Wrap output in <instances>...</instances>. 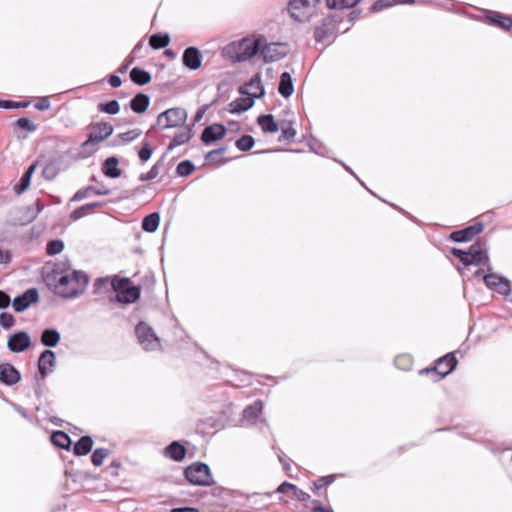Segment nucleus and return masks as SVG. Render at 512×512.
<instances>
[{
    "label": "nucleus",
    "instance_id": "nucleus-1",
    "mask_svg": "<svg viewBox=\"0 0 512 512\" xmlns=\"http://www.w3.org/2000/svg\"><path fill=\"white\" fill-rule=\"evenodd\" d=\"M69 262L46 265L43 271V280L47 287L56 295L63 298H76L81 295L89 282L88 275L81 270L68 272Z\"/></svg>",
    "mask_w": 512,
    "mask_h": 512
},
{
    "label": "nucleus",
    "instance_id": "nucleus-2",
    "mask_svg": "<svg viewBox=\"0 0 512 512\" xmlns=\"http://www.w3.org/2000/svg\"><path fill=\"white\" fill-rule=\"evenodd\" d=\"M261 49L260 39L243 38L238 42H232L222 49V55L233 62H243L251 59Z\"/></svg>",
    "mask_w": 512,
    "mask_h": 512
},
{
    "label": "nucleus",
    "instance_id": "nucleus-3",
    "mask_svg": "<svg viewBox=\"0 0 512 512\" xmlns=\"http://www.w3.org/2000/svg\"><path fill=\"white\" fill-rule=\"evenodd\" d=\"M343 18L337 13L329 14L322 19L320 25L314 29V39L321 43L327 41L328 44L334 42L337 37V27Z\"/></svg>",
    "mask_w": 512,
    "mask_h": 512
},
{
    "label": "nucleus",
    "instance_id": "nucleus-4",
    "mask_svg": "<svg viewBox=\"0 0 512 512\" xmlns=\"http://www.w3.org/2000/svg\"><path fill=\"white\" fill-rule=\"evenodd\" d=\"M129 279L123 278L112 280L111 290L116 292V301L119 303L130 304L136 302L140 297V289L129 285Z\"/></svg>",
    "mask_w": 512,
    "mask_h": 512
},
{
    "label": "nucleus",
    "instance_id": "nucleus-5",
    "mask_svg": "<svg viewBox=\"0 0 512 512\" xmlns=\"http://www.w3.org/2000/svg\"><path fill=\"white\" fill-rule=\"evenodd\" d=\"M320 4V0H290V16L298 22H307L314 14L315 8Z\"/></svg>",
    "mask_w": 512,
    "mask_h": 512
},
{
    "label": "nucleus",
    "instance_id": "nucleus-6",
    "mask_svg": "<svg viewBox=\"0 0 512 512\" xmlns=\"http://www.w3.org/2000/svg\"><path fill=\"white\" fill-rule=\"evenodd\" d=\"M186 479L193 485L208 486L213 484L210 468L202 462H195L184 470Z\"/></svg>",
    "mask_w": 512,
    "mask_h": 512
},
{
    "label": "nucleus",
    "instance_id": "nucleus-7",
    "mask_svg": "<svg viewBox=\"0 0 512 512\" xmlns=\"http://www.w3.org/2000/svg\"><path fill=\"white\" fill-rule=\"evenodd\" d=\"M186 120L187 112L185 109L180 107L170 108L158 115L157 125L161 129L182 127L185 125Z\"/></svg>",
    "mask_w": 512,
    "mask_h": 512
},
{
    "label": "nucleus",
    "instance_id": "nucleus-8",
    "mask_svg": "<svg viewBox=\"0 0 512 512\" xmlns=\"http://www.w3.org/2000/svg\"><path fill=\"white\" fill-rule=\"evenodd\" d=\"M135 334L139 344L146 351H154L160 348V339L153 328L146 322H139L135 327Z\"/></svg>",
    "mask_w": 512,
    "mask_h": 512
},
{
    "label": "nucleus",
    "instance_id": "nucleus-9",
    "mask_svg": "<svg viewBox=\"0 0 512 512\" xmlns=\"http://www.w3.org/2000/svg\"><path fill=\"white\" fill-rule=\"evenodd\" d=\"M90 128L92 132L89 133L87 140L82 143L83 149H88L90 146L104 141L111 136L114 131L113 126L107 122L92 123Z\"/></svg>",
    "mask_w": 512,
    "mask_h": 512
},
{
    "label": "nucleus",
    "instance_id": "nucleus-10",
    "mask_svg": "<svg viewBox=\"0 0 512 512\" xmlns=\"http://www.w3.org/2000/svg\"><path fill=\"white\" fill-rule=\"evenodd\" d=\"M475 276H482L486 286L490 289L497 291L500 294L507 296L511 293L509 280L496 273L483 274V269H478L475 272Z\"/></svg>",
    "mask_w": 512,
    "mask_h": 512
},
{
    "label": "nucleus",
    "instance_id": "nucleus-11",
    "mask_svg": "<svg viewBox=\"0 0 512 512\" xmlns=\"http://www.w3.org/2000/svg\"><path fill=\"white\" fill-rule=\"evenodd\" d=\"M457 365V359L453 352L447 353L436 361V364L433 368H426L420 371L423 373L435 372L440 376V379L446 377L451 372L454 371Z\"/></svg>",
    "mask_w": 512,
    "mask_h": 512
},
{
    "label": "nucleus",
    "instance_id": "nucleus-12",
    "mask_svg": "<svg viewBox=\"0 0 512 512\" xmlns=\"http://www.w3.org/2000/svg\"><path fill=\"white\" fill-rule=\"evenodd\" d=\"M264 62H275L285 57L289 52V47L286 43H269L261 46L260 51Z\"/></svg>",
    "mask_w": 512,
    "mask_h": 512
},
{
    "label": "nucleus",
    "instance_id": "nucleus-13",
    "mask_svg": "<svg viewBox=\"0 0 512 512\" xmlns=\"http://www.w3.org/2000/svg\"><path fill=\"white\" fill-rule=\"evenodd\" d=\"M31 344L30 335L25 331H18L8 337L7 348L12 353H21L29 349Z\"/></svg>",
    "mask_w": 512,
    "mask_h": 512
},
{
    "label": "nucleus",
    "instance_id": "nucleus-14",
    "mask_svg": "<svg viewBox=\"0 0 512 512\" xmlns=\"http://www.w3.org/2000/svg\"><path fill=\"white\" fill-rule=\"evenodd\" d=\"M484 230V224L482 222H477L473 225H470L464 229L456 230L450 234V239L454 242H468L471 241L475 236L482 233Z\"/></svg>",
    "mask_w": 512,
    "mask_h": 512
},
{
    "label": "nucleus",
    "instance_id": "nucleus-15",
    "mask_svg": "<svg viewBox=\"0 0 512 512\" xmlns=\"http://www.w3.org/2000/svg\"><path fill=\"white\" fill-rule=\"evenodd\" d=\"M39 293L36 288H29L23 294L14 298L12 306L16 312L25 311L31 304L37 303Z\"/></svg>",
    "mask_w": 512,
    "mask_h": 512
},
{
    "label": "nucleus",
    "instance_id": "nucleus-16",
    "mask_svg": "<svg viewBox=\"0 0 512 512\" xmlns=\"http://www.w3.org/2000/svg\"><path fill=\"white\" fill-rule=\"evenodd\" d=\"M239 93L242 95L251 96L254 99L261 98L265 95V90L262 85L260 73H256L248 83L239 88Z\"/></svg>",
    "mask_w": 512,
    "mask_h": 512
},
{
    "label": "nucleus",
    "instance_id": "nucleus-17",
    "mask_svg": "<svg viewBox=\"0 0 512 512\" xmlns=\"http://www.w3.org/2000/svg\"><path fill=\"white\" fill-rule=\"evenodd\" d=\"M226 131V127L223 124L215 123L203 129L200 139L205 145H210L217 140L223 139Z\"/></svg>",
    "mask_w": 512,
    "mask_h": 512
},
{
    "label": "nucleus",
    "instance_id": "nucleus-18",
    "mask_svg": "<svg viewBox=\"0 0 512 512\" xmlns=\"http://www.w3.org/2000/svg\"><path fill=\"white\" fill-rule=\"evenodd\" d=\"M467 254L471 257V259H473L474 265H483L487 267V271L491 270L489 265V257L487 253H485L482 249L481 240L474 242L467 250Z\"/></svg>",
    "mask_w": 512,
    "mask_h": 512
},
{
    "label": "nucleus",
    "instance_id": "nucleus-19",
    "mask_svg": "<svg viewBox=\"0 0 512 512\" xmlns=\"http://www.w3.org/2000/svg\"><path fill=\"white\" fill-rule=\"evenodd\" d=\"M183 65L190 70H197L201 67L202 56L198 48L190 46L182 55Z\"/></svg>",
    "mask_w": 512,
    "mask_h": 512
},
{
    "label": "nucleus",
    "instance_id": "nucleus-20",
    "mask_svg": "<svg viewBox=\"0 0 512 512\" xmlns=\"http://www.w3.org/2000/svg\"><path fill=\"white\" fill-rule=\"evenodd\" d=\"M21 380L20 372L10 363L0 364V382L5 385H14Z\"/></svg>",
    "mask_w": 512,
    "mask_h": 512
},
{
    "label": "nucleus",
    "instance_id": "nucleus-21",
    "mask_svg": "<svg viewBox=\"0 0 512 512\" xmlns=\"http://www.w3.org/2000/svg\"><path fill=\"white\" fill-rule=\"evenodd\" d=\"M55 353L52 350H44L39 357L38 370L41 378L44 379L55 366Z\"/></svg>",
    "mask_w": 512,
    "mask_h": 512
},
{
    "label": "nucleus",
    "instance_id": "nucleus-22",
    "mask_svg": "<svg viewBox=\"0 0 512 512\" xmlns=\"http://www.w3.org/2000/svg\"><path fill=\"white\" fill-rule=\"evenodd\" d=\"M486 18L488 23L504 30H511L512 28V18L500 12L488 11Z\"/></svg>",
    "mask_w": 512,
    "mask_h": 512
},
{
    "label": "nucleus",
    "instance_id": "nucleus-23",
    "mask_svg": "<svg viewBox=\"0 0 512 512\" xmlns=\"http://www.w3.org/2000/svg\"><path fill=\"white\" fill-rule=\"evenodd\" d=\"M92 193L102 196V195H109L110 190L108 188L104 187H96V186H87L85 188L79 189L71 198L70 201L77 202L81 201L83 199L88 198Z\"/></svg>",
    "mask_w": 512,
    "mask_h": 512
},
{
    "label": "nucleus",
    "instance_id": "nucleus-24",
    "mask_svg": "<svg viewBox=\"0 0 512 512\" xmlns=\"http://www.w3.org/2000/svg\"><path fill=\"white\" fill-rule=\"evenodd\" d=\"M164 454L166 457L176 462H180L184 460L187 454V449L179 441H173L165 448Z\"/></svg>",
    "mask_w": 512,
    "mask_h": 512
},
{
    "label": "nucleus",
    "instance_id": "nucleus-25",
    "mask_svg": "<svg viewBox=\"0 0 512 512\" xmlns=\"http://www.w3.org/2000/svg\"><path fill=\"white\" fill-rule=\"evenodd\" d=\"M165 157L164 154L147 173H142L139 176L140 181H150L155 179L160 173H166L167 168L165 167Z\"/></svg>",
    "mask_w": 512,
    "mask_h": 512
},
{
    "label": "nucleus",
    "instance_id": "nucleus-26",
    "mask_svg": "<svg viewBox=\"0 0 512 512\" xmlns=\"http://www.w3.org/2000/svg\"><path fill=\"white\" fill-rule=\"evenodd\" d=\"M150 104V97L145 93H137L130 101V108L137 114L144 113Z\"/></svg>",
    "mask_w": 512,
    "mask_h": 512
},
{
    "label": "nucleus",
    "instance_id": "nucleus-27",
    "mask_svg": "<svg viewBox=\"0 0 512 512\" xmlns=\"http://www.w3.org/2000/svg\"><path fill=\"white\" fill-rule=\"evenodd\" d=\"M118 158L115 156L108 157L103 165H102V172L106 177L109 178H118L121 176V169L118 168Z\"/></svg>",
    "mask_w": 512,
    "mask_h": 512
},
{
    "label": "nucleus",
    "instance_id": "nucleus-28",
    "mask_svg": "<svg viewBox=\"0 0 512 512\" xmlns=\"http://www.w3.org/2000/svg\"><path fill=\"white\" fill-rule=\"evenodd\" d=\"M257 124L264 133H275L279 130L278 122L275 121L272 114H263L257 118Z\"/></svg>",
    "mask_w": 512,
    "mask_h": 512
},
{
    "label": "nucleus",
    "instance_id": "nucleus-29",
    "mask_svg": "<svg viewBox=\"0 0 512 512\" xmlns=\"http://www.w3.org/2000/svg\"><path fill=\"white\" fill-rule=\"evenodd\" d=\"M51 442L56 447L69 451L72 445L70 436L61 430L53 431L51 434Z\"/></svg>",
    "mask_w": 512,
    "mask_h": 512
},
{
    "label": "nucleus",
    "instance_id": "nucleus-30",
    "mask_svg": "<svg viewBox=\"0 0 512 512\" xmlns=\"http://www.w3.org/2000/svg\"><path fill=\"white\" fill-rule=\"evenodd\" d=\"M278 92L284 97H290L294 92V85L290 73L283 72L280 76Z\"/></svg>",
    "mask_w": 512,
    "mask_h": 512
},
{
    "label": "nucleus",
    "instance_id": "nucleus-31",
    "mask_svg": "<svg viewBox=\"0 0 512 512\" xmlns=\"http://www.w3.org/2000/svg\"><path fill=\"white\" fill-rule=\"evenodd\" d=\"M93 447V440L90 436H82L74 445L73 453L76 456H84L91 452Z\"/></svg>",
    "mask_w": 512,
    "mask_h": 512
},
{
    "label": "nucleus",
    "instance_id": "nucleus-32",
    "mask_svg": "<svg viewBox=\"0 0 512 512\" xmlns=\"http://www.w3.org/2000/svg\"><path fill=\"white\" fill-rule=\"evenodd\" d=\"M103 206L102 202H92L85 205H82L75 210H73L70 214V218L73 221H77L82 217L92 213L96 208H100Z\"/></svg>",
    "mask_w": 512,
    "mask_h": 512
},
{
    "label": "nucleus",
    "instance_id": "nucleus-33",
    "mask_svg": "<svg viewBox=\"0 0 512 512\" xmlns=\"http://www.w3.org/2000/svg\"><path fill=\"white\" fill-rule=\"evenodd\" d=\"M60 339V333L53 328H46L41 333V343L47 347L57 346Z\"/></svg>",
    "mask_w": 512,
    "mask_h": 512
},
{
    "label": "nucleus",
    "instance_id": "nucleus-34",
    "mask_svg": "<svg viewBox=\"0 0 512 512\" xmlns=\"http://www.w3.org/2000/svg\"><path fill=\"white\" fill-rule=\"evenodd\" d=\"M130 79L133 83L139 86H143L148 84L151 81L152 77L148 71L140 67H134L130 71Z\"/></svg>",
    "mask_w": 512,
    "mask_h": 512
},
{
    "label": "nucleus",
    "instance_id": "nucleus-35",
    "mask_svg": "<svg viewBox=\"0 0 512 512\" xmlns=\"http://www.w3.org/2000/svg\"><path fill=\"white\" fill-rule=\"evenodd\" d=\"M254 98L248 96L246 98L240 97L230 103V111L232 113H241L249 110L254 105Z\"/></svg>",
    "mask_w": 512,
    "mask_h": 512
},
{
    "label": "nucleus",
    "instance_id": "nucleus-36",
    "mask_svg": "<svg viewBox=\"0 0 512 512\" xmlns=\"http://www.w3.org/2000/svg\"><path fill=\"white\" fill-rule=\"evenodd\" d=\"M192 128L187 127L185 131L175 134L167 147V151L173 150L175 147L185 144L192 138Z\"/></svg>",
    "mask_w": 512,
    "mask_h": 512
},
{
    "label": "nucleus",
    "instance_id": "nucleus-37",
    "mask_svg": "<svg viewBox=\"0 0 512 512\" xmlns=\"http://www.w3.org/2000/svg\"><path fill=\"white\" fill-rule=\"evenodd\" d=\"M160 223V215L157 212L145 216L142 220V229L145 232L153 233L157 230Z\"/></svg>",
    "mask_w": 512,
    "mask_h": 512
},
{
    "label": "nucleus",
    "instance_id": "nucleus-38",
    "mask_svg": "<svg viewBox=\"0 0 512 512\" xmlns=\"http://www.w3.org/2000/svg\"><path fill=\"white\" fill-rule=\"evenodd\" d=\"M263 403L261 400L254 401L253 404L247 406L243 411V417L249 421H255L261 414Z\"/></svg>",
    "mask_w": 512,
    "mask_h": 512
},
{
    "label": "nucleus",
    "instance_id": "nucleus-39",
    "mask_svg": "<svg viewBox=\"0 0 512 512\" xmlns=\"http://www.w3.org/2000/svg\"><path fill=\"white\" fill-rule=\"evenodd\" d=\"M169 43L170 37L168 34H153L149 39V45L156 50L165 48Z\"/></svg>",
    "mask_w": 512,
    "mask_h": 512
},
{
    "label": "nucleus",
    "instance_id": "nucleus-40",
    "mask_svg": "<svg viewBox=\"0 0 512 512\" xmlns=\"http://www.w3.org/2000/svg\"><path fill=\"white\" fill-rule=\"evenodd\" d=\"M255 140L251 135H243L236 140V147L243 152L249 151L254 146Z\"/></svg>",
    "mask_w": 512,
    "mask_h": 512
},
{
    "label": "nucleus",
    "instance_id": "nucleus-41",
    "mask_svg": "<svg viewBox=\"0 0 512 512\" xmlns=\"http://www.w3.org/2000/svg\"><path fill=\"white\" fill-rule=\"evenodd\" d=\"M358 5V0L354 2H347L345 0H326V6L329 9H350Z\"/></svg>",
    "mask_w": 512,
    "mask_h": 512
},
{
    "label": "nucleus",
    "instance_id": "nucleus-42",
    "mask_svg": "<svg viewBox=\"0 0 512 512\" xmlns=\"http://www.w3.org/2000/svg\"><path fill=\"white\" fill-rule=\"evenodd\" d=\"M98 110L107 114L115 115L120 111V105L117 100H111L106 103L98 104Z\"/></svg>",
    "mask_w": 512,
    "mask_h": 512
},
{
    "label": "nucleus",
    "instance_id": "nucleus-43",
    "mask_svg": "<svg viewBox=\"0 0 512 512\" xmlns=\"http://www.w3.org/2000/svg\"><path fill=\"white\" fill-rule=\"evenodd\" d=\"M112 281L108 277L97 278L94 282V293H101L111 290Z\"/></svg>",
    "mask_w": 512,
    "mask_h": 512
},
{
    "label": "nucleus",
    "instance_id": "nucleus-44",
    "mask_svg": "<svg viewBox=\"0 0 512 512\" xmlns=\"http://www.w3.org/2000/svg\"><path fill=\"white\" fill-rule=\"evenodd\" d=\"M195 169L194 164L190 160L181 161L176 168V173L181 177L189 176Z\"/></svg>",
    "mask_w": 512,
    "mask_h": 512
},
{
    "label": "nucleus",
    "instance_id": "nucleus-45",
    "mask_svg": "<svg viewBox=\"0 0 512 512\" xmlns=\"http://www.w3.org/2000/svg\"><path fill=\"white\" fill-rule=\"evenodd\" d=\"M64 242L60 239L51 240L47 243L46 252L48 255H56L63 251Z\"/></svg>",
    "mask_w": 512,
    "mask_h": 512
},
{
    "label": "nucleus",
    "instance_id": "nucleus-46",
    "mask_svg": "<svg viewBox=\"0 0 512 512\" xmlns=\"http://www.w3.org/2000/svg\"><path fill=\"white\" fill-rule=\"evenodd\" d=\"M110 451L106 448H98L96 450H94L92 456H91V461L93 463V465L95 466H100L102 465L104 459L109 455Z\"/></svg>",
    "mask_w": 512,
    "mask_h": 512
},
{
    "label": "nucleus",
    "instance_id": "nucleus-47",
    "mask_svg": "<svg viewBox=\"0 0 512 512\" xmlns=\"http://www.w3.org/2000/svg\"><path fill=\"white\" fill-rule=\"evenodd\" d=\"M15 125L23 130H26L28 132H34L37 129V125L34 124L29 118L22 117L19 118Z\"/></svg>",
    "mask_w": 512,
    "mask_h": 512
},
{
    "label": "nucleus",
    "instance_id": "nucleus-48",
    "mask_svg": "<svg viewBox=\"0 0 512 512\" xmlns=\"http://www.w3.org/2000/svg\"><path fill=\"white\" fill-rule=\"evenodd\" d=\"M31 182V178L28 175H22L21 179L17 184L14 185V191L17 195H20L26 191Z\"/></svg>",
    "mask_w": 512,
    "mask_h": 512
},
{
    "label": "nucleus",
    "instance_id": "nucleus-49",
    "mask_svg": "<svg viewBox=\"0 0 512 512\" xmlns=\"http://www.w3.org/2000/svg\"><path fill=\"white\" fill-rule=\"evenodd\" d=\"M393 5H395V0H377L371 6L370 11L372 13L380 12L386 8L392 7Z\"/></svg>",
    "mask_w": 512,
    "mask_h": 512
},
{
    "label": "nucleus",
    "instance_id": "nucleus-50",
    "mask_svg": "<svg viewBox=\"0 0 512 512\" xmlns=\"http://www.w3.org/2000/svg\"><path fill=\"white\" fill-rule=\"evenodd\" d=\"M142 131L138 128L120 133L118 137L125 143L131 142L141 135Z\"/></svg>",
    "mask_w": 512,
    "mask_h": 512
},
{
    "label": "nucleus",
    "instance_id": "nucleus-51",
    "mask_svg": "<svg viewBox=\"0 0 512 512\" xmlns=\"http://www.w3.org/2000/svg\"><path fill=\"white\" fill-rule=\"evenodd\" d=\"M152 153L153 149L151 145L148 142H144L142 148L138 152V156L142 162H146L151 158Z\"/></svg>",
    "mask_w": 512,
    "mask_h": 512
},
{
    "label": "nucleus",
    "instance_id": "nucleus-52",
    "mask_svg": "<svg viewBox=\"0 0 512 512\" xmlns=\"http://www.w3.org/2000/svg\"><path fill=\"white\" fill-rule=\"evenodd\" d=\"M14 324H15V318L12 314H9L6 312H2L0 314V325L4 329H10L11 327L14 326Z\"/></svg>",
    "mask_w": 512,
    "mask_h": 512
},
{
    "label": "nucleus",
    "instance_id": "nucleus-53",
    "mask_svg": "<svg viewBox=\"0 0 512 512\" xmlns=\"http://www.w3.org/2000/svg\"><path fill=\"white\" fill-rule=\"evenodd\" d=\"M29 102H15L11 100H0V108L4 109H17L22 107H27Z\"/></svg>",
    "mask_w": 512,
    "mask_h": 512
},
{
    "label": "nucleus",
    "instance_id": "nucleus-54",
    "mask_svg": "<svg viewBox=\"0 0 512 512\" xmlns=\"http://www.w3.org/2000/svg\"><path fill=\"white\" fill-rule=\"evenodd\" d=\"M296 136V130L293 127L285 128L281 131L279 141L293 142Z\"/></svg>",
    "mask_w": 512,
    "mask_h": 512
},
{
    "label": "nucleus",
    "instance_id": "nucleus-55",
    "mask_svg": "<svg viewBox=\"0 0 512 512\" xmlns=\"http://www.w3.org/2000/svg\"><path fill=\"white\" fill-rule=\"evenodd\" d=\"M395 365L403 370H406L411 365V359L408 356L402 355L395 358Z\"/></svg>",
    "mask_w": 512,
    "mask_h": 512
},
{
    "label": "nucleus",
    "instance_id": "nucleus-56",
    "mask_svg": "<svg viewBox=\"0 0 512 512\" xmlns=\"http://www.w3.org/2000/svg\"><path fill=\"white\" fill-rule=\"evenodd\" d=\"M293 496L300 502H307L310 499V495L305 491L299 489L296 485L292 490Z\"/></svg>",
    "mask_w": 512,
    "mask_h": 512
},
{
    "label": "nucleus",
    "instance_id": "nucleus-57",
    "mask_svg": "<svg viewBox=\"0 0 512 512\" xmlns=\"http://www.w3.org/2000/svg\"><path fill=\"white\" fill-rule=\"evenodd\" d=\"M35 108L39 111H44L50 108V100L48 97H42L40 98L36 104Z\"/></svg>",
    "mask_w": 512,
    "mask_h": 512
},
{
    "label": "nucleus",
    "instance_id": "nucleus-58",
    "mask_svg": "<svg viewBox=\"0 0 512 512\" xmlns=\"http://www.w3.org/2000/svg\"><path fill=\"white\" fill-rule=\"evenodd\" d=\"M43 175L48 180L54 179L56 176V172L54 170V165L53 164L46 165L43 169Z\"/></svg>",
    "mask_w": 512,
    "mask_h": 512
},
{
    "label": "nucleus",
    "instance_id": "nucleus-59",
    "mask_svg": "<svg viewBox=\"0 0 512 512\" xmlns=\"http://www.w3.org/2000/svg\"><path fill=\"white\" fill-rule=\"evenodd\" d=\"M10 302V296L6 292L0 290V309L7 308L10 305Z\"/></svg>",
    "mask_w": 512,
    "mask_h": 512
},
{
    "label": "nucleus",
    "instance_id": "nucleus-60",
    "mask_svg": "<svg viewBox=\"0 0 512 512\" xmlns=\"http://www.w3.org/2000/svg\"><path fill=\"white\" fill-rule=\"evenodd\" d=\"M295 488V485L289 482H283L280 484L276 490L278 493H287L292 492V490Z\"/></svg>",
    "mask_w": 512,
    "mask_h": 512
},
{
    "label": "nucleus",
    "instance_id": "nucleus-61",
    "mask_svg": "<svg viewBox=\"0 0 512 512\" xmlns=\"http://www.w3.org/2000/svg\"><path fill=\"white\" fill-rule=\"evenodd\" d=\"M135 58L134 56H128L125 61L122 63V65L118 68L119 73H125L129 66L134 62Z\"/></svg>",
    "mask_w": 512,
    "mask_h": 512
},
{
    "label": "nucleus",
    "instance_id": "nucleus-62",
    "mask_svg": "<svg viewBox=\"0 0 512 512\" xmlns=\"http://www.w3.org/2000/svg\"><path fill=\"white\" fill-rule=\"evenodd\" d=\"M278 459L282 463L284 470L288 471L290 469L291 460L283 452L278 454Z\"/></svg>",
    "mask_w": 512,
    "mask_h": 512
},
{
    "label": "nucleus",
    "instance_id": "nucleus-63",
    "mask_svg": "<svg viewBox=\"0 0 512 512\" xmlns=\"http://www.w3.org/2000/svg\"><path fill=\"white\" fill-rule=\"evenodd\" d=\"M108 82L113 88H118L122 84L121 78L114 74L109 76Z\"/></svg>",
    "mask_w": 512,
    "mask_h": 512
},
{
    "label": "nucleus",
    "instance_id": "nucleus-64",
    "mask_svg": "<svg viewBox=\"0 0 512 512\" xmlns=\"http://www.w3.org/2000/svg\"><path fill=\"white\" fill-rule=\"evenodd\" d=\"M171 512H200L197 508L194 507H178L173 508Z\"/></svg>",
    "mask_w": 512,
    "mask_h": 512
}]
</instances>
